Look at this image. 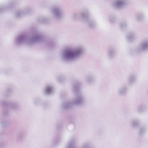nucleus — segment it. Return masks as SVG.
I'll return each mask as SVG.
<instances>
[{"label": "nucleus", "mask_w": 148, "mask_h": 148, "mask_svg": "<svg viewBox=\"0 0 148 148\" xmlns=\"http://www.w3.org/2000/svg\"><path fill=\"white\" fill-rule=\"evenodd\" d=\"M69 55L70 56H73L75 55V53L73 51H71L69 53Z\"/></svg>", "instance_id": "1"}]
</instances>
